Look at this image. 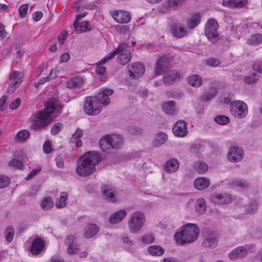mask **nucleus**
Wrapping results in <instances>:
<instances>
[{"mask_svg":"<svg viewBox=\"0 0 262 262\" xmlns=\"http://www.w3.org/2000/svg\"><path fill=\"white\" fill-rule=\"evenodd\" d=\"M141 241L146 244H149L155 241V238L152 234H146L141 237Z\"/></svg>","mask_w":262,"mask_h":262,"instance_id":"51","label":"nucleus"},{"mask_svg":"<svg viewBox=\"0 0 262 262\" xmlns=\"http://www.w3.org/2000/svg\"><path fill=\"white\" fill-rule=\"evenodd\" d=\"M217 94V90H213L209 92L204 97V100L205 101H208L213 97H214Z\"/></svg>","mask_w":262,"mask_h":262,"instance_id":"62","label":"nucleus"},{"mask_svg":"<svg viewBox=\"0 0 262 262\" xmlns=\"http://www.w3.org/2000/svg\"><path fill=\"white\" fill-rule=\"evenodd\" d=\"M244 152L242 149L237 146H232L227 154V159L231 162H237L242 160Z\"/></svg>","mask_w":262,"mask_h":262,"instance_id":"9","label":"nucleus"},{"mask_svg":"<svg viewBox=\"0 0 262 262\" xmlns=\"http://www.w3.org/2000/svg\"><path fill=\"white\" fill-rule=\"evenodd\" d=\"M163 110L167 114L173 115L175 112L174 103L172 101H169L163 104Z\"/></svg>","mask_w":262,"mask_h":262,"instance_id":"40","label":"nucleus"},{"mask_svg":"<svg viewBox=\"0 0 262 262\" xmlns=\"http://www.w3.org/2000/svg\"><path fill=\"white\" fill-rule=\"evenodd\" d=\"M100 155L95 151L84 154L77 162L76 172L80 176L87 177L96 170V165L101 161Z\"/></svg>","mask_w":262,"mask_h":262,"instance_id":"2","label":"nucleus"},{"mask_svg":"<svg viewBox=\"0 0 262 262\" xmlns=\"http://www.w3.org/2000/svg\"><path fill=\"white\" fill-rule=\"evenodd\" d=\"M129 77L137 79L141 77L145 72L144 66L140 62H134L131 66L127 67Z\"/></svg>","mask_w":262,"mask_h":262,"instance_id":"8","label":"nucleus"},{"mask_svg":"<svg viewBox=\"0 0 262 262\" xmlns=\"http://www.w3.org/2000/svg\"><path fill=\"white\" fill-rule=\"evenodd\" d=\"M102 192L104 198L111 202H115L116 201L114 195V190L113 188L107 185H103L101 187Z\"/></svg>","mask_w":262,"mask_h":262,"instance_id":"19","label":"nucleus"},{"mask_svg":"<svg viewBox=\"0 0 262 262\" xmlns=\"http://www.w3.org/2000/svg\"><path fill=\"white\" fill-rule=\"evenodd\" d=\"M14 230L11 226L8 227L5 231V238L7 242H10L13 238Z\"/></svg>","mask_w":262,"mask_h":262,"instance_id":"46","label":"nucleus"},{"mask_svg":"<svg viewBox=\"0 0 262 262\" xmlns=\"http://www.w3.org/2000/svg\"><path fill=\"white\" fill-rule=\"evenodd\" d=\"M14 157L15 158H19L20 159H14L10 161L9 162V165L14 166L19 169H23L24 167L23 161H25L26 158L25 155L21 151H17L15 152Z\"/></svg>","mask_w":262,"mask_h":262,"instance_id":"13","label":"nucleus"},{"mask_svg":"<svg viewBox=\"0 0 262 262\" xmlns=\"http://www.w3.org/2000/svg\"><path fill=\"white\" fill-rule=\"evenodd\" d=\"M217 244V241L214 237H208L203 242L202 245L207 248H213Z\"/></svg>","mask_w":262,"mask_h":262,"instance_id":"41","label":"nucleus"},{"mask_svg":"<svg viewBox=\"0 0 262 262\" xmlns=\"http://www.w3.org/2000/svg\"><path fill=\"white\" fill-rule=\"evenodd\" d=\"M53 200L51 196H47L44 198L41 204L42 208L44 210L50 209L53 206Z\"/></svg>","mask_w":262,"mask_h":262,"instance_id":"44","label":"nucleus"},{"mask_svg":"<svg viewBox=\"0 0 262 262\" xmlns=\"http://www.w3.org/2000/svg\"><path fill=\"white\" fill-rule=\"evenodd\" d=\"M171 32L174 37L181 38L187 34V31L182 27L174 25L171 28Z\"/></svg>","mask_w":262,"mask_h":262,"instance_id":"36","label":"nucleus"},{"mask_svg":"<svg viewBox=\"0 0 262 262\" xmlns=\"http://www.w3.org/2000/svg\"><path fill=\"white\" fill-rule=\"evenodd\" d=\"M231 114L236 118H245L248 114L247 104L243 101L237 100L232 102L230 106Z\"/></svg>","mask_w":262,"mask_h":262,"instance_id":"7","label":"nucleus"},{"mask_svg":"<svg viewBox=\"0 0 262 262\" xmlns=\"http://www.w3.org/2000/svg\"><path fill=\"white\" fill-rule=\"evenodd\" d=\"M111 142L112 149H118L120 148L123 144V138L122 136L117 134L107 135Z\"/></svg>","mask_w":262,"mask_h":262,"instance_id":"18","label":"nucleus"},{"mask_svg":"<svg viewBox=\"0 0 262 262\" xmlns=\"http://www.w3.org/2000/svg\"><path fill=\"white\" fill-rule=\"evenodd\" d=\"M193 185L196 189L203 190L209 187L210 180L205 177H200L194 180Z\"/></svg>","mask_w":262,"mask_h":262,"instance_id":"20","label":"nucleus"},{"mask_svg":"<svg viewBox=\"0 0 262 262\" xmlns=\"http://www.w3.org/2000/svg\"><path fill=\"white\" fill-rule=\"evenodd\" d=\"M75 238V236L72 234L68 235L66 237L64 242V243L66 245V246L68 247L69 246H70L71 245L74 244Z\"/></svg>","mask_w":262,"mask_h":262,"instance_id":"63","label":"nucleus"},{"mask_svg":"<svg viewBox=\"0 0 262 262\" xmlns=\"http://www.w3.org/2000/svg\"><path fill=\"white\" fill-rule=\"evenodd\" d=\"M83 132L81 129L77 128L76 132L72 135L70 139V142L75 144L77 147H80L82 145V141L80 138L82 136Z\"/></svg>","mask_w":262,"mask_h":262,"instance_id":"26","label":"nucleus"},{"mask_svg":"<svg viewBox=\"0 0 262 262\" xmlns=\"http://www.w3.org/2000/svg\"><path fill=\"white\" fill-rule=\"evenodd\" d=\"M78 249L79 248L78 246L76 244H73L68 246L67 251L69 254L73 255L76 253Z\"/></svg>","mask_w":262,"mask_h":262,"instance_id":"55","label":"nucleus"},{"mask_svg":"<svg viewBox=\"0 0 262 262\" xmlns=\"http://www.w3.org/2000/svg\"><path fill=\"white\" fill-rule=\"evenodd\" d=\"M84 82L82 77L79 76L75 77L68 81L66 83V86L68 88H78L81 86Z\"/></svg>","mask_w":262,"mask_h":262,"instance_id":"29","label":"nucleus"},{"mask_svg":"<svg viewBox=\"0 0 262 262\" xmlns=\"http://www.w3.org/2000/svg\"><path fill=\"white\" fill-rule=\"evenodd\" d=\"M206 64L212 67H217L220 64V62L219 60L215 58H209L206 61Z\"/></svg>","mask_w":262,"mask_h":262,"instance_id":"57","label":"nucleus"},{"mask_svg":"<svg viewBox=\"0 0 262 262\" xmlns=\"http://www.w3.org/2000/svg\"><path fill=\"white\" fill-rule=\"evenodd\" d=\"M99 145L101 150L104 152H110L113 149L112 146L111 145V142H110L107 135L104 136L100 139Z\"/></svg>","mask_w":262,"mask_h":262,"instance_id":"25","label":"nucleus"},{"mask_svg":"<svg viewBox=\"0 0 262 262\" xmlns=\"http://www.w3.org/2000/svg\"><path fill=\"white\" fill-rule=\"evenodd\" d=\"M214 121L219 124L226 125L229 121V118L226 116H218L214 118Z\"/></svg>","mask_w":262,"mask_h":262,"instance_id":"48","label":"nucleus"},{"mask_svg":"<svg viewBox=\"0 0 262 262\" xmlns=\"http://www.w3.org/2000/svg\"><path fill=\"white\" fill-rule=\"evenodd\" d=\"M117 60L118 62L122 65L127 64L130 60V52L127 50H125L122 53L118 56Z\"/></svg>","mask_w":262,"mask_h":262,"instance_id":"35","label":"nucleus"},{"mask_svg":"<svg viewBox=\"0 0 262 262\" xmlns=\"http://www.w3.org/2000/svg\"><path fill=\"white\" fill-rule=\"evenodd\" d=\"M185 0H168L167 6L169 8H177L182 6Z\"/></svg>","mask_w":262,"mask_h":262,"instance_id":"47","label":"nucleus"},{"mask_svg":"<svg viewBox=\"0 0 262 262\" xmlns=\"http://www.w3.org/2000/svg\"><path fill=\"white\" fill-rule=\"evenodd\" d=\"M200 230L194 224L188 223L182 228V231L176 233L174 239L178 245L189 244L195 241L198 237Z\"/></svg>","mask_w":262,"mask_h":262,"instance_id":"4","label":"nucleus"},{"mask_svg":"<svg viewBox=\"0 0 262 262\" xmlns=\"http://www.w3.org/2000/svg\"><path fill=\"white\" fill-rule=\"evenodd\" d=\"M248 44L252 46H257L262 42V35L254 34L251 35L248 39Z\"/></svg>","mask_w":262,"mask_h":262,"instance_id":"38","label":"nucleus"},{"mask_svg":"<svg viewBox=\"0 0 262 262\" xmlns=\"http://www.w3.org/2000/svg\"><path fill=\"white\" fill-rule=\"evenodd\" d=\"M195 211L200 214L205 213L206 209L205 200L203 198H199L195 202Z\"/></svg>","mask_w":262,"mask_h":262,"instance_id":"34","label":"nucleus"},{"mask_svg":"<svg viewBox=\"0 0 262 262\" xmlns=\"http://www.w3.org/2000/svg\"><path fill=\"white\" fill-rule=\"evenodd\" d=\"M179 167V163L176 159H172L167 162L164 170L169 173L175 172Z\"/></svg>","mask_w":262,"mask_h":262,"instance_id":"28","label":"nucleus"},{"mask_svg":"<svg viewBox=\"0 0 262 262\" xmlns=\"http://www.w3.org/2000/svg\"><path fill=\"white\" fill-rule=\"evenodd\" d=\"M247 255V249L244 246H240L235 248L230 252L228 256L231 260L243 258Z\"/></svg>","mask_w":262,"mask_h":262,"instance_id":"15","label":"nucleus"},{"mask_svg":"<svg viewBox=\"0 0 262 262\" xmlns=\"http://www.w3.org/2000/svg\"><path fill=\"white\" fill-rule=\"evenodd\" d=\"M201 16L200 13L193 14L187 20V26L190 29L196 27L200 23Z\"/></svg>","mask_w":262,"mask_h":262,"instance_id":"32","label":"nucleus"},{"mask_svg":"<svg viewBox=\"0 0 262 262\" xmlns=\"http://www.w3.org/2000/svg\"><path fill=\"white\" fill-rule=\"evenodd\" d=\"M9 184V179L8 177L0 176V189L6 187Z\"/></svg>","mask_w":262,"mask_h":262,"instance_id":"54","label":"nucleus"},{"mask_svg":"<svg viewBox=\"0 0 262 262\" xmlns=\"http://www.w3.org/2000/svg\"><path fill=\"white\" fill-rule=\"evenodd\" d=\"M193 169L199 174H203L207 171L208 168V165L202 161H197L193 164Z\"/></svg>","mask_w":262,"mask_h":262,"instance_id":"27","label":"nucleus"},{"mask_svg":"<svg viewBox=\"0 0 262 262\" xmlns=\"http://www.w3.org/2000/svg\"><path fill=\"white\" fill-rule=\"evenodd\" d=\"M28 10V5L23 4L18 9L19 14L20 17L24 18L26 16Z\"/></svg>","mask_w":262,"mask_h":262,"instance_id":"52","label":"nucleus"},{"mask_svg":"<svg viewBox=\"0 0 262 262\" xmlns=\"http://www.w3.org/2000/svg\"><path fill=\"white\" fill-rule=\"evenodd\" d=\"M63 125L62 123L58 122L54 123L51 129V133L53 135H56L62 129Z\"/></svg>","mask_w":262,"mask_h":262,"instance_id":"49","label":"nucleus"},{"mask_svg":"<svg viewBox=\"0 0 262 262\" xmlns=\"http://www.w3.org/2000/svg\"><path fill=\"white\" fill-rule=\"evenodd\" d=\"M257 79L256 74H253L252 75L247 76L244 79V82L248 84H252L256 82Z\"/></svg>","mask_w":262,"mask_h":262,"instance_id":"53","label":"nucleus"},{"mask_svg":"<svg viewBox=\"0 0 262 262\" xmlns=\"http://www.w3.org/2000/svg\"><path fill=\"white\" fill-rule=\"evenodd\" d=\"M253 70L262 74V60L256 61L253 65Z\"/></svg>","mask_w":262,"mask_h":262,"instance_id":"59","label":"nucleus"},{"mask_svg":"<svg viewBox=\"0 0 262 262\" xmlns=\"http://www.w3.org/2000/svg\"><path fill=\"white\" fill-rule=\"evenodd\" d=\"M248 3V0H223L222 5L225 7L242 8Z\"/></svg>","mask_w":262,"mask_h":262,"instance_id":"21","label":"nucleus"},{"mask_svg":"<svg viewBox=\"0 0 262 262\" xmlns=\"http://www.w3.org/2000/svg\"><path fill=\"white\" fill-rule=\"evenodd\" d=\"M172 130L176 136L185 137L187 134L186 122L184 120L177 122L172 127Z\"/></svg>","mask_w":262,"mask_h":262,"instance_id":"12","label":"nucleus"},{"mask_svg":"<svg viewBox=\"0 0 262 262\" xmlns=\"http://www.w3.org/2000/svg\"><path fill=\"white\" fill-rule=\"evenodd\" d=\"M180 78V73L176 70H171L165 73L163 77V82L165 84H171Z\"/></svg>","mask_w":262,"mask_h":262,"instance_id":"17","label":"nucleus"},{"mask_svg":"<svg viewBox=\"0 0 262 262\" xmlns=\"http://www.w3.org/2000/svg\"><path fill=\"white\" fill-rule=\"evenodd\" d=\"M147 251L152 256H159L164 253V250L160 246L152 245L148 247Z\"/></svg>","mask_w":262,"mask_h":262,"instance_id":"33","label":"nucleus"},{"mask_svg":"<svg viewBox=\"0 0 262 262\" xmlns=\"http://www.w3.org/2000/svg\"><path fill=\"white\" fill-rule=\"evenodd\" d=\"M257 204L256 202H251L249 206H246V210L247 213H251L256 210Z\"/></svg>","mask_w":262,"mask_h":262,"instance_id":"56","label":"nucleus"},{"mask_svg":"<svg viewBox=\"0 0 262 262\" xmlns=\"http://www.w3.org/2000/svg\"><path fill=\"white\" fill-rule=\"evenodd\" d=\"M167 140V135L164 132H159L156 134L154 140L152 141L153 146L159 147L164 144Z\"/></svg>","mask_w":262,"mask_h":262,"instance_id":"24","label":"nucleus"},{"mask_svg":"<svg viewBox=\"0 0 262 262\" xmlns=\"http://www.w3.org/2000/svg\"><path fill=\"white\" fill-rule=\"evenodd\" d=\"M41 169L40 166H38L37 168L33 169L29 174L26 177L25 180L28 181L32 178L34 176L38 173Z\"/></svg>","mask_w":262,"mask_h":262,"instance_id":"58","label":"nucleus"},{"mask_svg":"<svg viewBox=\"0 0 262 262\" xmlns=\"http://www.w3.org/2000/svg\"><path fill=\"white\" fill-rule=\"evenodd\" d=\"M169 59L166 56H162L158 58L155 66V73L160 75L164 73L169 65Z\"/></svg>","mask_w":262,"mask_h":262,"instance_id":"10","label":"nucleus"},{"mask_svg":"<svg viewBox=\"0 0 262 262\" xmlns=\"http://www.w3.org/2000/svg\"><path fill=\"white\" fill-rule=\"evenodd\" d=\"M30 137V133L27 130L19 131L16 135L15 138L17 141L24 142L28 140Z\"/></svg>","mask_w":262,"mask_h":262,"instance_id":"42","label":"nucleus"},{"mask_svg":"<svg viewBox=\"0 0 262 262\" xmlns=\"http://www.w3.org/2000/svg\"><path fill=\"white\" fill-rule=\"evenodd\" d=\"M113 94V91L106 89L100 92L97 96H91L86 98L84 104V111L89 115H96L102 110L100 104L108 105L110 101L108 96Z\"/></svg>","mask_w":262,"mask_h":262,"instance_id":"3","label":"nucleus"},{"mask_svg":"<svg viewBox=\"0 0 262 262\" xmlns=\"http://www.w3.org/2000/svg\"><path fill=\"white\" fill-rule=\"evenodd\" d=\"M98 231V227L95 224L89 225L86 228L84 232V236L86 238H91L95 235Z\"/></svg>","mask_w":262,"mask_h":262,"instance_id":"37","label":"nucleus"},{"mask_svg":"<svg viewBox=\"0 0 262 262\" xmlns=\"http://www.w3.org/2000/svg\"><path fill=\"white\" fill-rule=\"evenodd\" d=\"M189 85L193 87H199L202 84V77L196 74L189 76L187 79Z\"/></svg>","mask_w":262,"mask_h":262,"instance_id":"31","label":"nucleus"},{"mask_svg":"<svg viewBox=\"0 0 262 262\" xmlns=\"http://www.w3.org/2000/svg\"><path fill=\"white\" fill-rule=\"evenodd\" d=\"M43 151L46 154H49L52 151V148L51 147V144L49 141H46L45 142L43 146Z\"/></svg>","mask_w":262,"mask_h":262,"instance_id":"64","label":"nucleus"},{"mask_svg":"<svg viewBox=\"0 0 262 262\" xmlns=\"http://www.w3.org/2000/svg\"><path fill=\"white\" fill-rule=\"evenodd\" d=\"M218 28L219 24L214 19H209L205 26V35L211 42H215L219 39Z\"/></svg>","mask_w":262,"mask_h":262,"instance_id":"6","label":"nucleus"},{"mask_svg":"<svg viewBox=\"0 0 262 262\" xmlns=\"http://www.w3.org/2000/svg\"><path fill=\"white\" fill-rule=\"evenodd\" d=\"M145 222L146 217L142 212H134L131 214L128 221L130 232L134 233H138L143 228Z\"/></svg>","mask_w":262,"mask_h":262,"instance_id":"5","label":"nucleus"},{"mask_svg":"<svg viewBox=\"0 0 262 262\" xmlns=\"http://www.w3.org/2000/svg\"><path fill=\"white\" fill-rule=\"evenodd\" d=\"M113 18L118 23L126 24L130 21L131 17L126 11H114L112 14Z\"/></svg>","mask_w":262,"mask_h":262,"instance_id":"11","label":"nucleus"},{"mask_svg":"<svg viewBox=\"0 0 262 262\" xmlns=\"http://www.w3.org/2000/svg\"><path fill=\"white\" fill-rule=\"evenodd\" d=\"M116 29L118 32L123 34H127L129 30L128 26H118Z\"/></svg>","mask_w":262,"mask_h":262,"instance_id":"61","label":"nucleus"},{"mask_svg":"<svg viewBox=\"0 0 262 262\" xmlns=\"http://www.w3.org/2000/svg\"><path fill=\"white\" fill-rule=\"evenodd\" d=\"M45 108L35 114L31 126L35 130H38L48 126L59 114L63 108L59 101L54 98L49 99L45 104Z\"/></svg>","mask_w":262,"mask_h":262,"instance_id":"1","label":"nucleus"},{"mask_svg":"<svg viewBox=\"0 0 262 262\" xmlns=\"http://www.w3.org/2000/svg\"><path fill=\"white\" fill-rule=\"evenodd\" d=\"M127 215L125 209L117 211L112 214L110 217V222L112 224H116L121 222Z\"/></svg>","mask_w":262,"mask_h":262,"instance_id":"23","label":"nucleus"},{"mask_svg":"<svg viewBox=\"0 0 262 262\" xmlns=\"http://www.w3.org/2000/svg\"><path fill=\"white\" fill-rule=\"evenodd\" d=\"M56 165L59 168H63L64 166V161L61 156L58 155L55 158Z\"/></svg>","mask_w":262,"mask_h":262,"instance_id":"60","label":"nucleus"},{"mask_svg":"<svg viewBox=\"0 0 262 262\" xmlns=\"http://www.w3.org/2000/svg\"><path fill=\"white\" fill-rule=\"evenodd\" d=\"M230 185L233 187H238L244 189H246L249 186V184L246 181L238 179L232 180L230 182Z\"/></svg>","mask_w":262,"mask_h":262,"instance_id":"43","label":"nucleus"},{"mask_svg":"<svg viewBox=\"0 0 262 262\" xmlns=\"http://www.w3.org/2000/svg\"><path fill=\"white\" fill-rule=\"evenodd\" d=\"M128 132L133 135H137L142 133V130L137 126H130L128 127Z\"/></svg>","mask_w":262,"mask_h":262,"instance_id":"50","label":"nucleus"},{"mask_svg":"<svg viewBox=\"0 0 262 262\" xmlns=\"http://www.w3.org/2000/svg\"><path fill=\"white\" fill-rule=\"evenodd\" d=\"M23 74L18 73L16 71H13L12 75H10V78L13 80V83L10 85L9 89L13 92L18 88L22 82Z\"/></svg>","mask_w":262,"mask_h":262,"instance_id":"16","label":"nucleus"},{"mask_svg":"<svg viewBox=\"0 0 262 262\" xmlns=\"http://www.w3.org/2000/svg\"><path fill=\"white\" fill-rule=\"evenodd\" d=\"M102 64L101 63V61L97 64L96 68V72L97 74L101 76V79L102 81H105L106 79V77L105 75V68L102 66Z\"/></svg>","mask_w":262,"mask_h":262,"instance_id":"45","label":"nucleus"},{"mask_svg":"<svg viewBox=\"0 0 262 262\" xmlns=\"http://www.w3.org/2000/svg\"><path fill=\"white\" fill-rule=\"evenodd\" d=\"M45 247V242L39 237L34 239L30 248V252L33 255L39 254Z\"/></svg>","mask_w":262,"mask_h":262,"instance_id":"14","label":"nucleus"},{"mask_svg":"<svg viewBox=\"0 0 262 262\" xmlns=\"http://www.w3.org/2000/svg\"><path fill=\"white\" fill-rule=\"evenodd\" d=\"M73 25L77 33L89 31L91 30L89 28L90 24L88 21L79 23V21H75Z\"/></svg>","mask_w":262,"mask_h":262,"instance_id":"30","label":"nucleus"},{"mask_svg":"<svg viewBox=\"0 0 262 262\" xmlns=\"http://www.w3.org/2000/svg\"><path fill=\"white\" fill-rule=\"evenodd\" d=\"M211 200L214 204H223L228 203L231 201V197L228 194H214L211 196Z\"/></svg>","mask_w":262,"mask_h":262,"instance_id":"22","label":"nucleus"},{"mask_svg":"<svg viewBox=\"0 0 262 262\" xmlns=\"http://www.w3.org/2000/svg\"><path fill=\"white\" fill-rule=\"evenodd\" d=\"M68 198V194L66 192H61L60 194V198L56 202V206L57 208H63L67 204V200Z\"/></svg>","mask_w":262,"mask_h":262,"instance_id":"39","label":"nucleus"}]
</instances>
